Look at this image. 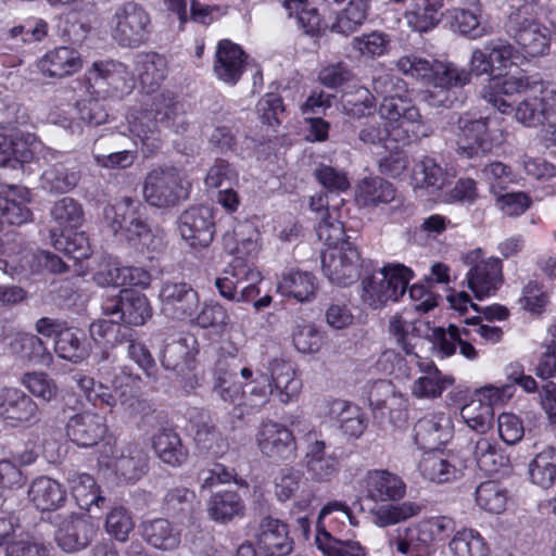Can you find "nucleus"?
Wrapping results in <instances>:
<instances>
[{
	"instance_id": "obj_1",
	"label": "nucleus",
	"mask_w": 556,
	"mask_h": 556,
	"mask_svg": "<svg viewBox=\"0 0 556 556\" xmlns=\"http://www.w3.org/2000/svg\"><path fill=\"white\" fill-rule=\"evenodd\" d=\"M525 94L515 109V118L526 127H556V89L544 88L542 80L527 75L494 77L482 89L483 99L501 113L513 111L504 96Z\"/></svg>"
},
{
	"instance_id": "obj_2",
	"label": "nucleus",
	"mask_w": 556,
	"mask_h": 556,
	"mask_svg": "<svg viewBox=\"0 0 556 556\" xmlns=\"http://www.w3.org/2000/svg\"><path fill=\"white\" fill-rule=\"evenodd\" d=\"M129 131L143 143L157 148L161 140V127L185 131L187 121L180 104L170 93H160L152 99L149 108L132 110L128 116Z\"/></svg>"
},
{
	"instance_id": "obj_3",
	"label": "nucleus",
	"mask_w": 556,
	"mask_h": 556,
	"mask_svg": "<svg viewBox=\"0 0 556 556\" xmlns=\"http://www.w3.org/2000/svg\"><path fill=\"white\" fill-rule=\"evenodd\" d=\"M104 218L114 233L122 236L132 245L148 251H161L165 245L162 230L152 229L147 222L146 207L129 197L117 200L105 207Z\"/></svg>"
},
{
	"instance_id": "obj_4",
	"label": "nucleus",
	"mask_w": 556,
	"mask_h": 556,
	"mask_svg": "<svg viewBox=\"0 0 556 556\" xmlns=\"http://www.w3.org/2000/svg\"><path fill=\"white\" fill-rule=\"evenodd\" d=\"M380 119L387 121L391 142L407 146L432 134L417 106L400 97H387L379 106Z\"/></svg>"
},
{
	"instance_id": "obj_5",
	"label": "nucleus",
	"mask_w": 556,
	"mask_h": 556,
	"mask_svg": "<svg viewBox=\"0 0 556 556\" xmlns=\"http://www.w3.org/2000/svg\"><path fill=\"white\" fill-rule=\"evenodd\" d=\"M113 40L125 48H138L152 33V18L148 10L135 1L117 5L110 18Z\"/></svg>"
},
{
	"instance_id": "obj_6",
	"label": "nucleus",
	"mask_w": 556,
	"mask_h": 556,
	"mask_svg": "<svg viewBox=\"0 0 556 556\" xmlns=\"http://www.w3.org/2000/svg\"><path fill=\"white\" fill-rule=\"evenodd\" d=\"M413 278L410 268L402 264H389L362 281V299L372 308H379L388 302H396L405 294Z\"/></svg>"
},
{
	"instance_id": "obj_7",
	"label": "nucleus",
	"mask_w": 556,
	"mask_h": 556,
	"mask_svg": "<svg viewBox=\"0 0 556 556\" xmlns=\"http://www.w3.org/2000/svg\"><path fill=\"white\" fill-rule=\"evenodd\" d=\"M191 184L175 166H159L151 169L143 182V198L151 206L172 207L186 200Z\"/></svg>"
},
{
	"instance_id": "obj_8",
	"label": "nucleus",
	"mask_w": 556,
	"mask_h": 556,
	"mask_svg": "<svg viewBox=\"0 0 556 556\" xmlns=\"http://www.w3.org/2000/svg\"><path fill=\"white\" fill-rule=\"evenodd\" d=\"M506 31L527 58L543 56L549 50V29L521 10L509 15Z\"/></svg>"
},
{
	"instance_id": "obj_9",
	"label": "nucleus",
	"mask_w": 556,
	"mask_h": 556,
	"mask_svg": "<svg viewBox=\"0 0 556 556\" xmlns=\"http://www.w3.org/2000/svg\"><path fill=\"white\" fill-rule=\"evenodd\" d=\"M105 465L127 482L138 481L148 469V454L137 442L122 444L104 443L100 451Z\"/></svg>"
},
{
	"instance_id": "obj_10",
	"label": "nucleus",
	"mask_w": 556,
	"mask_h": 556,
	"mask_svg": "<svg viewBox=\"0 0 556 556\" xmlns=\"http://www.w3.org/2000/svg\"><path fill=\"white\" fill-rule=\"evenodd\" d=\"M321 268L331 283L346 287L356 281L361 271V255L350 241L327 248L321 254Z\"/></svg>"
},
{
	"instance_id": "obj_11",
	"label": "nucleus",
	"mask_w": 556,
	"mask_h": 556,
	"mask_svg": "<svg viewBox=\"0 0 556 556\" xmlns=\"http://www.w3.org/2000/svg\"><path fill=\"white\" fill-rule=\"evenodd\" d=\"M470 268L466 275L467 287L479 300L494 294L503 282L502 262L497 257L482 258L480 249L470 251L464 257Z\"/></svg>"
},
{
	"instance_id": "obj_12",
	"label": "nucleus",
	"mask_w": 556,
	"mask_h": 556,
	"mask_svg": "<svg viewBox=\"0 0 556 556\" xmlns=\"http://www.w3.org/2000/svg\"><path fill=\"white\" fill-rule=\"evenodd\" d=\"M510 387H484L475 393L471 401L462 410V418L467 426L478 433H485L492 428L494 419L493 406L511 396Z\"/></svg>"
},
{
	"instance_id": "obj_13",
	"label": "nucleus",
	"mask_w": 556,
	"mask_h": 556,
	"mask_svg": "<svg viewBox=\"0 0 556 556\" xmlns=\"http://www.w3.org/2000/svg\"><path fill=\"white\" fill-rule=\"evenodd\" d=\"M466 468V459L450 450H430L422 454L418 464L421 476L437 483H446L460 478Z\"/></svg>"
},
{
	"instance_id": "obj_14",
	"label": "nucleus",
	"mask_w": 556,
	"mask_h": 556,
	"mask_svg": "<svg viewBox=\"0 0 556 556\" xmlns=\"http://www.w3.org/2000/svg\"><path fill=\"white\" fill-rule=\"evenodd\" d=\"M159 298L163 314L172 319L189 321L200 308L199 293L186 282H164Z\"/></svg>"
},
{
	"instance_id": "obj_15",
	"label": "nucleus",
	"mask_w": 556,
	"mask_h": 556,
	"mask_svg": "<svg viewBox=\"0 0 556 556\" xmlns=\"http://www.w3.org/2000/svg\"><path fill=\"white\" fill-rule=\"evenodd\" d=\"M181 238L193 249L210 245L215 233L213 210L205 205L192 206L179 216Z\"/></svg>"
},
{
	"instance_id": "obj_16",
	"label": "nucleus",
	"mask_w": 556,
	"mask_h": 556,
	"mask_svg": "<svg viewBox=\"0 0 556 556\" xmlns=\"http://www.w3.org/2000/svg\"><path fill=\"white\" fill-rule=\"evenodd\" d=\"M255 440L258 450L265 457L277 460H288L295 457V438L291 430L279 422L267 421L262 424Z\"/></svg>"
},
{
	"instance_id": "obj_17",
	"label": "nucleus",
	"mask_w": 556,
	"mask_h": 556,
	"mask_svg": "<svg viewBox=\"0 0 556 556\" xmlns=\"http://www.w3.org/2000/svg\"><path fill=\"white\" fill-rule=\"evenodd\" d=\"M457 153L471 159L491 151L492 142L488 129V119H470L462 116L458 119Z\"/></svg>"
},
{
	"instance_id": "obj_18",
	"label": "nucleus",
	"mask_w": 556,
	"mask_h": 556,
	"mask_svg": "<svg viewBox=\"0 0 556 556\" xmlns=\"http://www.w3.org/2000/svg\"><path fill=\"white\" fill-rule=\"evenodd\" d=\"M515 54V48L502 39H492L481 48H476L470 58V74L491 75L495 68L508 65Z\"/></svg>"
},
{
	"instance_id": "obj_19",
	"label": "nucleus",
	"mask_w": 556,
	"mask_h": 556,
	"mask_svg": "<svg viewBox=\"0 0 556 556\" xmlns=\"http://www.w3.org/2000/svg\"><path fill=\"white\" fill-rule=\"evenodd\" d=\"M255 538L264 556H287L293 549L288 526L271 516L261 519Z\"/></svg>"
},
{
	"instance_id": "obj_20",
	"label": "nucleus",
	"mask_w": 556,
	"mask_h": 556,
	"mask_svg": "<svg viewBox=\"0 0 556 556\" xmlns=\"http://www.w3.org/2000/svg\"><path fill=\"white\" fill-rule=\"evenodd\" d=\"M37 403L17 388L0 390V419L7 425L16 427L36 417Z\"/></svg>"
},
{
	"instance_id": "obj_21",
	"label": "nucleus",
	"mask_w": 556,
	"mask_h": 556,
	"mask_svg": "<svg viewBox=\"0 0 556 556\" xmlns=\"http://www.w3.org/2000/svg\"><path fill=\"white\" fill-rule=\"evenodd\" d=\"M108 430L104 417L91 412L72 416L66 425L68 438L78 446L90 447L103 439Z\"/></svg>"
},
{
	"instance_id": "obj_22",
	"label": "nucleus",
	"mask_w": 556,
	"mask_h": 556,
	"mask_svg": "<svg viewBox=\"0 0 556 556\" xmlns=\"http://www.w3.org/2000/svg\"><path fill=\"white\" fill-rule=\"evenodd\" d=\"M96 527L85 517L71 515L58 523L55 540L66 552L85 548L93 539Z\"/></svg>"
},
{
	"instance_id": "obj_23",
	"label": "nucleus",
	"mask_w": 556,
	"mask_h": 556,
	"mask_svg": "<svg viewBox=\"0 0 556 556\" xmlns=\"http://www.w3.org/2000/svg\"><path fill=\"white\" fill-rule=\"evenodd\" d=\"M366 495L374 502H394L404 497L406 484L388 470H369L364 477Z\"/></svg>"
},
{
	"instance_id": "obj_24",
	"label": "nucleus",
	"mask_w": 556,
	"mask_h": 556,
	"mask_svg": "<svg viewBox=\"0 0 556 556\" xmlns=\"http://www.w3.org/2000/svg\"><path fill=\"white\" fill-rule=\"evenodd\" d=\"M270 392L280 403L288 404L294 401L301 391L302 382L295 377L293 365L281 358H274L268 366Z\"/></svg>"
},
{
	"instance_id": "obj_25",
	"label": "nucleus",
	"mask_w": 556,
	"mask_h": 556,
	"mask_svg": "<svg viewBox=\"0 0 556 556\" xmlns=\"http://www.w3.org/2000/svg\"><path fill=\"white\" fill-rule=\"evenodd\" d=\"M244 70V52L228 39L220 40L215 52L213 71L218 79L236 85Z\"/></svg>"
},
{
	"instance_id": "obj_26",
	"label": "nucleus",
	"mask_w": 556,
	"mask_h": 556,
	"mask_svg": "<svg viewBox=\"0 0 556 556\" xmlns=\"http://www.w3.org/2000/svg\"><path fill=\"white\" fill-rule=\"evenodd\" d=\"M83 66L78 51L70 47H58L47 52L38 62V68L46 77L63 78L77 73Z\"/></svg>"
},
{
	"instance_id": "obj_27",
	"label": "nucleus",
	"mask_w": 556,
	"mask_h": 556,
	"mask_svg": "<svg viewBox=\"0 0 556 556\" xmlns=\"http://www.w3.org/2000/svg\"><path fill=\"white\" fill-rule=\"evenodd\" d=\"M260 233L249 223L239 225L232 233L224 237L225 249L243 264H253L260 252Z\"/></svg>"
},
{
	"instance_id": "obj_28",
	"label": "nucleus",
	"mask_w": 556,
	"mask_h": 556,
	"mask_svg": "<svg viewBox=\"0 0 556 556\" xmlns=\"http://www.w3.org/2000/svg\"><path fill=\"white\" fill-rule=\"evenodd\" d=\"M414 431L420 444H443L452 438L453 424L444 413H429L417 420Z\"/></svg>"
},
{
	"instance_id": "obj_29",
	"label": "nucleus",
	"mask_w": 556,
	"mask_h": 556,
	"mask_svg": "<svg viewBox=\"0 0 556 556\" xmlns=\"http://www.w3.org/2000/svg\"><path fill=\"white\" fill-rule=\"evenodd\" d=\"M140 528L143 540L154 548L169 552L180 545V530L167 519L148 520L142 522Z\"/></svg>"
},
{
	"instance_id": "obj_30",
	"label": "nucleus",
	"mask_w": 556,
	"mask_h": 556,
	"mask_svg": "<svg viewBox=\"0 0 556 556\" xmlns=\"http://www.w3.org/2000/svg\"><path fill=\"white\" fill-rule=\"evenodd\" d=\"M396 198V190L391 182L381 177H366L355 189V201L362 207H377L388 204Z\"/></svg>"
},
{
	"instance_id": "obj_31",
	"label": "nucleus",
	"mask_w": 556,
	"mask_h": 556,
	"mask_svg": "<svg viewBox=\"0 0 556 556\" xmlns=\"http://www.w3.org/2000/svg\"><path fill=\"white\" fill-rule=\"evenodd\" d=\"M329 414L338 420L341 430L349 438H359L367 428V418L363 409L344 400L331 401Z\"/></svg>"
},
{
	"instance_id": "obj_32",
	"label": "nucleus",
	"mask_w": 556,
	"mask_h": 556,
	"mask_svg": "<svg viewBox=\"0 0 556 556\" xmlns=\"http://www.w3.org/2000/svg\"><path fill=\"white\" fill-rule=\"evenodd\" d=\"M422 375L412 386V394L417 399H437L454 383L452 377L443 376L432 362L419 363Z\"/></svg>"
},
{
	"instance_id": "obj_33",
	"label": "nucleus",
	"mask_w": 556,
	"mask_h": 556,
	"mask_svg": "<svg viewBox=\"0 0 556 556\" xmlns=\"http://www.w3.org/2000/svg\"><path fill=\"white\" fill-rule=\"evenodd\" d=\"M195 345L197 340L192 336L180 337L167 342L161 356L163 367L178 372L189 368L197 353Z\"/></svg>"
},
{
	"instance_id": "obj_34",
	"label": "nucleus",
	"mask_w": 556,
	"mask_h": 556,
	"mask_svg": "<svg viewBox=\"0 0 556 556\" xmlns=\"http://www.w3.org/2000/svg\"><path fill=\"white\" fill-rule=\"evenodd\" d=\"M444 0H413V7L405 12L407 25L418 31L427 33L440 23Z\"/></svg>"
},
{
	"instance_id": "obj_35",
	"label": "nucleus",
	"mask_w": 556,
	"mask_h": 556,
	"mask_svg": "<svg viewBox=\"0 0 556 556\" xmlns=\"http://www.w3.org/2000/svg\"><path fill=\"white\" fill-rule=\"evenodd\" d=\"M29 500L42 511L58 509L65 501L61 484L48 477L35 479L28 490Z\"/></svg>"
},
{
	"instance_id": "obj_36",
	"label": "nucleus",
	"mask_w": 556,
	"mask_h": 556,
	"mask_svg": "<svg viewBox=\"0 0 556 556\" xmlns=\"http://www.w3.org/2000/svg\"><path fill=\"white\" fill-rule=\"evenodd\" d=\"M447 181L446 170L432 157L425 156L413 167L412 184L415 189H426L432 193L443 189Z\"/></svg>"
},
{
	"instance_id": "obj_37",
	"label": "nucleus",
	"mask_w": 556,
	"mask_h": 556,
	"mask_svg": "<svg viewBox=\"0 0 556 556\" xmlns=\"http://www.w3.org/2000/svg\"><path fill=\"white\" fill-rule=\"evenodd\" d=\"M326 444L321 440L314 441L306 453V470L316 482L329 481L338 471V459L326 455Z\"/></svg>"
},
{
	"instance_id": "obj_38",
	"label": "nucleus",
	"mask_w": 556,
	"mask_h": 556,
	"mask_svg": "<svg viewBox=\"0 0 556 556\" xmlns=\"http://www.w3.org/2000/svg\"><path fill=\"white\" fill-rule=\"evenodd\" d=\"M135 72L142 87L152 91L166 78V59L157 53L139 54L136 58Z\"/></svg>"
},
{
	"instance_id": "obj_39",
	"label": "nucleus",
	"mask_w": 556,
	"mask_h": 556,
	"mask_svg": "<svg viewBox=\"0 0 556 556\" xmlns=\"http://www.w3.org/2000/svg\"><path fill=\"white\" fill-rule=\"evenodd\" d=\"M529 480L534 485L547 490L556 482V450L552 446L536 453L528 465Z\"/></svg>"
},
{
	"instance_id": "obj_40",
	"label": "nucleus",
	"mask_w": 556,
	"mask_h": 556,
	"mask_svg": "<svg viewBox=\"0 0 556 556\" xmlns=\"http://www.w3.org/2000/svg\"><path fill=\"white\" fill-rule=\"evenodd\" d=\"M371 0H350L346 7L337 12L330 30L344 36L355 33L366 21Z\"/></svg>"
},
{
	"instance_id": "obj_41",
	"label": "nucleus",
	"mask_w": 556,
	"mask_h": 556,
	"mask_svg": "<svg viewBox=\"0 0 556 556\" xmlns=\"http://www.w3.org/2000/svg\"><path fill=\"white\" fill-rule=\"evenodd\" d=\"M195 427L194 442L201 452L219 457L228 451L229 444L226 438L208 416L202 417Z\"/></svg>"
},
{
	"instance_id": "obj_42",
	"label": "nucleus",
	"mask_w": 556,
	"mask_h": 556,
	"mask_svg": "<svg viewBox=\"0 0 556 556\" xmlns=\"http://www.w3.org/2000/svg\"><path fill=\"white\" fill-rule=\"evenodd\" d=\"M244 502L235 491H223L213 494L207 504L211 518L218 522H227L244 514Z\"/></svg>"
},
{
	"instance_id": "obj_43",
	"label": "nucleus",
	"mask_w": 556,
	"mask_h": 556,
	"mask_svg": "<svg viewBox=\"0 0 556 556\" xmlns=\"http://www.w3.org/2000/svg\"><path fill=\"white\" fill-rule=\"evenodd\" d=\"M454 25L460 35L470 39H479L492 34V27L482 21L481 8H456L451 12Z\"/></svg>"
},
{
	"instance_id": "obj_44",
	"label": "nucleus",
	"mask_w": 556,
	"mask_h": 556,
	"mask_svg": "<svg viewBox=\"0 0 556 556\" xmlns=\"http://www.w3.org/2000/svg\"><path fill=\"white\" fill-rule=\"evenodd\" d=\"M67 483L77 505L83 509L89 510L92 505L99 507L105 501L93 477L88 473L70 472Z\"/></svg>"
},
{
	"instance_id": "obj_45",
	"label": "nucleus",
	"mask_w": 556,
	"mask_h": 556,
	"mask_svg": "<svg viewBox=\"0 0 556 556\" xmlns=\"http://www.w3.org/2000/svg\"><path fill=\"white\" fill-rule=\"evenodd\" d=\"M153 448L157 457L173 467L180 466L188 457L179 435L170 430H162L153 439Z\"/></svg>"
},
{
	"instance_id": "obj_46",
	"label": "nucleus",
	"mask_w": 556,
	"mask_h": 556,
	"mask_svg": "<svg viewBox=\"0 0 556 556\" xmlns=\"http://www.w3.org/2000/svg\"><path fill=\"white\" fill-rule=\"evenodd\" d=\"M122 321L130 326H142L152 316L148 298L134 290H122Z\"/></svg>"
},
{
	"instance_id": "obj_47",
	"label": "nucleus",
	"mask_w": 556,
	"mask_h": 556,
	"mask_svg": "<svg viewBox=\"0 0 556 556\" xmlns=\"http://www.w3.org/2000/svg\"><path fill=\"white\" fill-rule=\"evenodd\" d=\"M54 351L59 357L73 363H79L89 355V346L83 340V333L73 328L59 331Z\"/></svg>"
},
{
	"instance_id": "obj_48",
	"label": "nucleus",
	"mask_w": 556,
	"mask_h": 556,
	"mask_svg": "<svg viewBox=\"0 0 556 556\" xmlns=\"http://www.w3.org/2000/svg\"><path fill=\"white\" fill-rule=\"evenodd\" d=\"M473 457L479 468L488 475L497 473L509 465L508 456L486 438H479L477 440Z\"/></svg>"
},
{
	"instance_id": "obj_49",
	"label": "nucleus",
	"mask_w": 556,
	"mask_h": 556,
	"mask_svg": "<svg viewBox=\"0 0 556 556\" xmlns=\"http://www.w3.org/2000/svg\"><path fill=\"white\" fill-rule=\"evenodd\" d=\"M452 556H489L490 549L481 536L473 529H462L457 531L448 543Z\"/></svg>"
},
{
	"instance_id": "obj_50",
	"label": "nucleus",
	"mask_w": 556,
	"mask_h": 556,
	"mask_svg": "<svg viewBox=\"0 0 556 556\" xmlns=\"http://www.w3.org/2000/svg\"><path fill=\"white\" fill-rule=\"evenodd\" d=\"M422 509V505L412 501L381 506L372 511V522L380 528L393 526L419 516Z\"/></svg>"
},
{
	"instance_id": "obj_51",
	"label": "nucleus",
	"mask_w": 556,
	"mask_h": 556,
	"mask_svg": "<svg viewBox=\"0 0 556 556\" xmlns=\"http://www.w3.org/2000/svg\"><path fill=\"white\" fill-rule=\"evenodd\" d=\"M72 378L76 386L84 392L86 399L94 406L106 405L113 408L118 402L124 403L122 400L125 395L124 393L117 394V391L112 393L106 386L96 383L94 379L89 376L75 374Z\"/></svg>"
},
{
	"instance_id": "obj_52",
	"label": "nucleus",
	"mask_w": 556,
	"mask_h": 556,
	"mask_svg": "<svg viewBox=\"0 0 556 556\" xmlns=\"http://www.w3.org/2000/svg\"><path fill=\"white\" fill-rule=\"evenodd\" d=\"M315 278L309 273L292 271L285 275L278 283V291L283 296H291L299 302L309 301L315 293Z\"/></svg>"
},
{
	"instance_id": "obj_53",
	"label": "nucleus",
	"mask_w": 556,
	"mask_h": 556,
	"mask_svg": "<svg viewBox=\"0 0 556 556\" xmlns=\"http://www.w3.org/2000/svg\"><path fill=\"white\" fill-rule=\"evenodd\" d=\"M470 71L451 62H433L429 83L434 87L450 89L463 87L470 81Z\"/></svg>"
},
{
	"instance_id": "obj_54",
	"label": "nucleus",
	"mask_w": 556,
	"mask_h": 556,
	"mask_svg": "<svg viewBox=\"0 0 556 556\" xmlns=\"http://www.w3.org/2000/svg\"><path fill=\"white\" fill-rule=\"evenodd\" d=\"M189 323L203 329L212 328L218 333H224L231 325L227 309L215 302H205L190 318Z\"/></svg>"
},
{
	"instance_id": "obj_55",
	"label": "nucleus",
	"mask_w": 556,
	"mask_h": 556,
	"mask_svg": "<svg viewBox=\"0 0 556 556\" xmlns=\"http://www.w3.org/2000/svg\"><path fill=\"white\" fill-rule=\"evenodd\" d=\"M316 545L324 556H366V548L354 540H339L327 530L317 532Z\"/></svg>"
},
{
	"instance_id": "obj_56",
	"label": "nucleus",
	"mask_w": 556,
	"mask_h": 556,
	"mask_svg": "<svg viewBox=\"0 0 556 556\" xmlns=\"http://www.w3.org/2000/svg\"><path fill=\"white\" fill-rule=\"evenodd\" d=\"M507 502V490L497 482L485 481L476 489L477 505L489 514L503 513L506 509Z\"/></svg>"
},
{
	"instance_id": "obj_57",
	"label": "nucleus",
	"mask_w": 556,
	"mask_h": 556,
	"mask_svg": "<svg viewBox=\"0 0 556 556\" xmlns=\"http://www.w3.org/2000/svg\"><path fill=\"white\" fill-rule=\"evenodd\" d=\"M78 181L79 174L62 163L52 165L41 175V186L50 192H68Z\"/></svg>"
},
{
	"instance_id": "obj_58",
	"label": "nucleus",
	"mask_w": 556,
	"mask_h": 556,
	"mask_svg": "<svg viewBox=\"0 0 556 556\" xmlns=\"http://www.w3.org/2000/svg\"><path fill=\"white\" fill-rule=\"evenodd\" d=\"M11 346L20 358L33 364L49 365L52 361V356L41 339L34 334H25L15 339Z\"/></svg>"
},
{
	"instance_id": "obj_59",
	"label": "nucleus",
	"mask_w": 556,
	"mask_h": 556,
	"mask_svg": "<svg viewBox=\"0 0 556 556\" xmlns=\"http://www.w3.org/2000/svg\"><path fill=\"white\" fill-rule=\"evenodd\" d=\"M21 384L36 399L50 403L59 395V387L54 379L43 371L26 372L21 378Z\"/></svg>"
},
{
	"instance_id": "obj_60",
	"label": "nucleus",
	"mask_w": 556,
	"mask_h": 556,
	"mask_svg": "<svg viewBox=\"0 0 556 556\" xmlns=\"http://www.w3.org/2000/svg\"><path fill=\"white\" fill-rule=\"evenodd\" d=\"M375 108V97L365 87H356L342 96L343 113L353 118L369 116L374 113Z\"/></svg>"
},
{
	"instance_id": "obj_61",
	"label": "nucleus",
	"mask_w": 556,
	"mask_h": 556,
	"mask_svg": "<svg viewBox=\"0 0 556 556\" xmlns=\"http://www.w3.org/2000/svg\"><path fill=\"white\" fill-rule=\"evenodd\" d=\"M235 376L236 372L233 370H227L223 367V362H219L215 374L213 391L224 402L236 405L243 403L244 389L241 383L233 380Z\"/></svg>"
},
{
	"instance_id": "obj_62",
	"label": "nucleus",
	"mask_w": 556,
	"mask_h": 556,
	"mask_svg": "<svg viewBox=\"0 0 556 556\" xmlns=\"http://www.w3.org/2000/svg\"><path fill=\"white\" fill-rule=\"evenodd\" d=\"M51 216L62 230H73L81 225L84 212L76 200L65 197L54 203Z\"/></svg>"
},
{
	"instance_id": "obj_63",
	"label": "nucleus",
	"mask_w": 556,
	"mask_h": 556,
	"mask_svg": "<svg viewBox=\"0 0 556 556\" xmlns=\"http://www.w3.org/2000/svg\"><path fill=\"white\" fill-rule=\"evenodd\" d=\"M90 336L98 344L104 346H114L115 343L123 342V339L131 337V329L121 326L117 320H97L90 325Z\"/></svg>"
},
{
	"instance_id": "obj_64",
	"label": "nucleus",
	"mask_w": 556,
	"mask_h": 556,
	"mask_svg": "<svg viewBox=\"0 0 556 556\" xmlns=\"http://www.w3.org/2000/svg\"><path fill=\"white\" fill-rule=\"evenodd\" d=\"M408 312L396 313L389 320V334L394 339L397 346L406 354H410L414 338L415 324L408 318Z\"/></svg>"
}]
</instances>
